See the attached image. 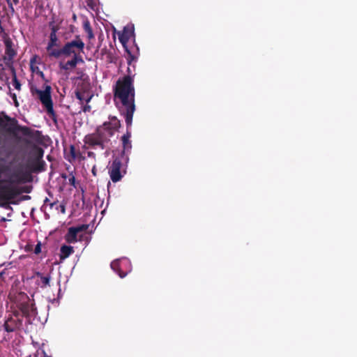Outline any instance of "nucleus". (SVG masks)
I'll list each match as a JSON object with an SVG mask.
<instances>
[{"label":"nucleus","mask_w":357,"mask_h":357,"mask_svg":"<svg viewBox=\"0 0 357 357\" xmlns=\"http://www.w3.org/2000/svg\"><path fill=\"white\" fill-rule=\"evenodd\" d=\"M37 73L40 75V77L41 78L45 79V75H44L43 72L39 70V71L37 72Z\"/></svg>","instance_id":"nucleus-34"},{"label":"nucleus","mask_w":357,"mask_h":357,"mask_svg":"<svg viewBox=\"0 0 357 357\" xmlns=\"http://www.w3.org/2000/svg\"><path fill=\"white\" fill-rule=\"evenodd\" d=\"M81 52H76L72 54V55L73 56L72 58V60L74 61V63L76 65H77L78 63H84L82 56L80 55Z\"/></svg>","instance_id":"nucleus-22"},{"label":"nucleus","mask_w":357,"mask_h":357,"mask_svg":"<svg viewBox=\"0 0 357 357\" xmlns=\"http://www.w3.org/2000/svg\"><path fill=\"white\" fill-rule=\"evenodd\" d=\"M50 30H51V32H50V34H54H54H57V32H58V31L59 30V25L57 24V25H56V26H54L51 27V28H50Z\"/></svg>","instance_id":"nucleus-26"},{"label":"nucleus","mask_w":357,"mask_h":357,"mask_svg":"<svg viewBox=\"0 0 357 357\" xmlns=\"http://www.w3.org/2000/svg\"><path fill=\"white\" fill-rule=\"evenodd\" d=\"M75 178L74 176H72L71 178H69V183L73 185V186H75Z\"/></svg>","instance_id":"nucleus-31"},{"label":"nucleus","mask_w":357,"mask_h":357,"mask_svg":"<svg viewBox=\"0 0 357 357\" xmlns=\"http://www.w3.org/2000/svg\"><path fill=\"white\" fill-rule=\"evenodd\" d=\"M3 328L5 331L8 333L15 331L17 328L16 321L13 319L12 318L8 319L7 321H5L3 324Z\"/></svg>","instance_id":"nucleus-18"},{"label":"nucleus","mask_w":357,"mask_h":357,"mask_svg":"<svg viewBox=\"0 0 357 357\" xmlns=\"http://www.w3.org/2000/svg\"><path fill=\"white\" fill-rule=\"evenodd\" d=\"M89 227L88 225H81L77 227H69L66 234L64 236L65 241L68 243H75L77 242V236L79 232L85 231Z\"/></svg>","instance_id":"nucleus-10"},{"label":"nucleus","mask_w":357,"mask_h":357,"mask_svg":"<svg viewBox=\"0 0 357 357\" xmlns=\"http://www.w3.org/2000/svg\"><path fill=\"white\" fill-rule=\"evenodd\" d=\"M13 86H15V88L17 90H20V87H21V84L20 82L18 81V79L16 78V77H15L13 79Z\"/></svg>","instance_id":"nucleus-24"},{"label":"nucleus","mask_w":357,"mask_h":357,"mask_svg":"<svg viewBox=\"0 0 357 357\" xmlns=\"http://www.w3.org/2000/svg\"><path fill=\"white\" fill-rule=\"evenodd\" d=\"M59 46V38L57 36V34H50L49 36V41L47 43V45L46 47V50L48 54V56L50 58H54V55L52 54V52L55 51H59V49L56 48Z\"/></svg>","instance_id":"nucleus-12"},{"label":"nucleus","mask_w":357,"mask_h":357,"mask_svg":"<svg viewBox=\"0 0 357 357\" xmlns=\"http://www.w3.org/2000/svg\"><path fill=\"white\" fill-rule=\"evenodd\" d=\"M92 96H93L91 95V96H89V97L85 100V101H86V104L85 105H84V106H83V107H82V111H83L84 112H90V111H91V106H90L89 105H88V103L91 101V98H92Z\"/></svg>","instance_id":"nucleus-23"},{"label":"nucleus","mask_w":357,"mask_h":357,"mask_svg":"<svg viewBox=\"0 0 357 357\" xmlns=\"http://www.w3.org/2000/svg\"><path fill=\"white\" fill-rule=\"evenodd\" d=\"M6 1L7 3H8V6L11 4V3H13L11 0H6Z\"/></svg>","instance_id":"nucleus-40"},{"label":"nucleus","mask_w":357,"mask_h":357,"mask_svg":"<svg viewBox=\"0 0 357 357\" xmlns=\"http://www.w3.org/2000/svg\"><path fill=\"white\" fill-rule=\"evenodd\" d=\"M3 172L1 169H0V178L1 177V174H2Z\"/></svg>","instance_id":"nucleus-42"},{"label":"nucleus","mask_w":357,"mask_h":357,"mask_svg":"<svg viewBox=\"0 0 357 357\" xmlns=\"http://www.w3.org/2000/svg\"><path fill=\"white\" fill-rule=\"evenodd\" d=\"M84 43L80 38L79 36H76L75 39L64 44L59 51L52 52L54 58L58 59L62 55L70 56L76 52H83Z\"/></svg>","instance_id":"nucleus-7"},{"label":"nucleus","mask_w":357,"mask_h":357,"mask_svg":"<svg viewBox=\"0 0 357 357\" xmlns=\"http://www.w3.org/2000/svg\"><path fill=\"white\" fill-rule=\"evenodd\" d=\"M17 121L15 118H10L5 115L3 118L0 117V126L6 129L8 132H13L18 131L22 135L29 137L34 141H38L40 138V132L33 130L26 126H22L17 124Z\"/></svg>","instance_id":"nucleus-3"},{"label":"nucleus","mask_w":357,"mask_h":357,"mask_svg":"<svg viewBox=\"0 0 357 357\" xmlns=\"http://www.w3.org/2000/svg\"><path fill=\"white\" fill-rule=\"evenodd\" d=\"M83 29L84 31L87 33V38L89 40H91L94 38V34L91 26L90 22L88 20L84 22Z\"/></svg>","instance_id":"nucleus-20"},{"label":"nucleus","mask_w":357,"mask_h":357,"mask_svg":"<svg viewBox=\"0 0 357 357\" xmlns=\"http://www.w3.org/2000/svg\"><path fill=\"white\" fill-rule=\"evenodd\" d=\"M92 172H93V175H96V172H95V167L93 168V169H92Z\"/></svg>","instance_id":"nucleus-41"},{"label":"nucleus","mask_w":357,"mask_h":357,"mask_svg":"<svg viewBox=\"0 0 357 357\" xmlns=\"http://www.w3.org/2000/svg\"><path fill=\"white\" fill-rule=\"evenodd\" d=\"M87 156L89 158H91L96 159V154H95V153H93L92 151H88L87 152Z\"/></svg>","instance_id":"nucleus-29"},{"label":"nucleus","mask_w":357,"mask_h":357,"mask_svg":"<svg viewBox=\"0 0 357 357\" xmlns=\"http://www.w3.org/2000/svg\"><path fill=\"white\" fill-rule=\"evenodd\" d=\"M21 181L22 179L15 174L9 179H0V201L8 202L18 195L21 191L17 187L13 185V183Z\"/></svg>","instance_id":"nucleus-5"},{"label":"nucleus","mask_w":357,"mask_h":357,"mask_svg":"<svg viewBox=\"0 0 357 357\" xmlns=\"http://www.w3.org/2000/svg\"><path fill=\"white\" fill-rule=\"evenodd\" d=\"M48 203H50V208H52L54 204H56V202L50 203V199L46 197L45 199L44 200V204L47 205Z\"/></svg>","instance_id":"nucleus-28"},{"label":"nucleus","mask_w":357,"mask_h":357,"mask_svg":"<svg viewBox=\"0 0 357 357\" xmlns=\"http://www.w3.org/2000/svg\"><path fill=\"white\" fill-rule=\"evenodd\" d=\"M119 40L122 44L126 52V60L128 66H131L133 61H137V56L133 51V48H129L128 47V42L129 40L135 37V28L132 24H128L124 26L122 31L118 33Z\"/></svg>","instance_id":"nucleus-6"},{"label":"nucleus","mask_w":357,"mask_h":357,"mask_svg":"<svg viewBox=\"0 0 357 357\" xmlns=\"http://www.w3.org/2000/svg\"><path fill=\"white\" fill-rule=\"evenodd\" d=\"M78 159L79 160H84L86 159L85 156H84L81 152L78 150L77 151L74 145L70 146V156L67 158V160L70 162H73V161Z\"/></svg>","instance_id":"nucleus-14"},{"label":"nucleus","mask_w":357,"mask_h":357,"mask_svg":"<svg viewBox=\"0 0 357 357\" xmlns=\"http://www.w3.org/2000/svg\"><path fill=\"white\" fill-rule=\"evenodd\" d=\"M74 252V249L70 245H63L60 248L59 257L61 260L68 258Z\"/></svg>","instance_id":"nucleus-17"},{"label":"nucleus","mask_w":357,"mask_h":357,"mask_svg":"<svg viewBox=\"0 0 357 357\" xmlns=\"http://www.w3.org/2000/svg\"><path fill=\"white\" fill-rule=\"evenodd\" d=\"M120 126V121L116 116L110 117V121L103 123L96 128L94 132L86 135L84 142L91 147L98 146L103 150Z\"/></svg>","instance_id":"nucleus-2"},{"label":"nucleus","mask_w":357,"mask_h":357,"mask_svg":"<svg viewBox=\"0 0 357 357\" xmlns=\"http://www.w3.org/2000/svg\"><path fill=\"white\" fill-rule=\"evenodd\" d=\"M75 96L79 100H80L81 104L82 105L83 100H84L83 93L79 91H75Z\"/></svg>","instance_id":"nucleus-25"},{"label":"nucleus","mask_w":357,"mask_h":357,"mask_svg":"<svg viewBox=\"0 0 357 357\" xmlns=\"http://www.w3.org/2000/svg\"><path fill=\"white\" fill-rule=\"evenodd\" d=\"M128 75L119 78L114 87V100H119L122 104L120 112L125 118L127 128L131 126L133 114L135 111V86L133 76L131 75L130 68H128Z\"/></svg>","instance_id":"nucleus-1"},{"label":"nucleus","mask_w":357,"mask_h":357,"mask_svg":"<svg viewBox=\"0 0 357 357\" xmlns=\"http://www.w3.org/2000/svg\"><path fill=\"white\" fill-rule=\"evenodd\" d=\"M36 276L39 278L37 280V284L40 286L42 289H45L47 287L50 286L51 276L50 274L47 275H44L43 273L40 272L36 273Z\"/></svg>","instance_id":"nucleus-15"},{"label":"nucleus","mask_w":357,"mask_h":357,"mask_svg":"<svg viewBox=\"0 0 357 357\" xmlns=\"http://www.w3.org/2000/svg\"><path fill=\"white\" fill-rule=\"evenodd\" d=\"M47 159L50 160V155L47 156Z\"/></svg>","instance_id":"nucleus-43"},{"label":"nucleus","mask_w":357,"mask_h":357,"mask_svg":"<svg viewBox=\"0 0 357 357\" xmlns=\"http://www.w3.org/2000/svg\"><path fill=\"white\" fill-rule=\"evenodd\" d=\"M12 3L13 2L15 5H17L19 3V0H11Z\"/></svg>","instance_id":"nucleus-39"},{"label":"nucleus","mask_w":357,"mask_h":357,"mask_svg":"<svg viewBox=\"0 0 357 357\" xmlns=\"http://www.w3.org/2000/svg\"><path fill=\"white\" fill-rule=\"evenodd\" d=\"M2 40L5 45V53L8 56L9 59H13L16 55V52L13 49V41L7 33H4L2 35Z\"/></svg>","instance_id":"nucleus-11"},{"label":"nucleus","mask_w":357,"mask_h":357,"mask_svg":"<svg viewBox=\"0 0 357 357\" xmlns=\"http://www.w3.org/2000/svg\"><path fill=\"white\" fill-rule=\"evenodd\" d=\"M130 137L131 133L128 130H127L126 133L121 137L123 149L122 154H124L126 151H129L132 148L131 141L130 140Z\"/></svg>","instance_id":"nucleus-16"},{"label":"nucleus","mask_w":357,"mask_h":357,"mask_svg":"<svg viewBox=\"0 0 357 357\" xmlns=\"http://www.w3.org/2000/svg\"><path fill=\"white\" fill-rule=\"evenodd\" d=\"M44 150L43 148L33 144L28 153L26 168L33 173H39L45 170L46 163L43 160Z\"/></svg>","instance_id":"nucleus-4"},{"label":"nucleus","mask_w":357,"mask_h":357,"mask_svg":"<svg viewBox=\"0 0 357 357\" xmlns=\"http://www.w3.org/2000/svg\"><path fill=\"white\" fill-rule=\"evenodd\" d=\"M20 310L25 317H31L36 314V307L34 303L26 302L21 303Z\"/></svg>","instance_id":"nucleus-13"},{"label":"nucleus","mask_w":357,"mask_h":357,"mask_svg":"<svg viewBox=\"0 0 357 357\" xmlns=\"http://www.w3.org/2000/svg\"><path fill=\"white\" fill-rule=\"evenodd\" d=\"M20 190L21 192H27V193L30 192V190L27 187L23 188L22 190L20 189Z\"/></svg>","instance_id":"nucleus-33"},{"label":"nucleus","mask_w":357,"mask_h":357,"mask_svg":"<svg viewBox=\"0 0 357 357\" xmlns=\"http://www.w3.org/2000/svg\"><path fill=\"white\" fill-rule=\"evenodd\" d=\"M110 266L114 271H115L116 273H117L119 274L120 278H123L126 275V273L121 271L120 263H119V260L113 261L111 263Z\"/></svg>","instance_id":"nucleus-19"},{"label":"nucleus","mask_w":357,"mask_h":357,"mask_svg":"<svg viewBox=\"0 0 357 357\" xmlns=\"http://www.w3.org/2000/svg\"><path fill=\"white\" fill-rule=\"evenodd\" d=\"M52 88L50 85H46L45 90L42 91L32 86L31 91L33 95L37 94L42 104L45 107L49 114H53V102L51 97Z\"/></svg>","instance_id":"nucleus-8"},{"label":"nucleus","mask_w":357,"mask_h":357,"mask_svg":"<svg viewBox=\"0 0 357 357\" xmlns=\"http://www.w3.org/2000/svg\"><path fill=\"white\" fill-rule=\"evenodd\" d=\"M11 97H12L13 100H14V102H15V105L16 106H18V102H17V100L16 94H15V93H13V94L11 95Z\"/></svg>","instance_id":"nucleus-30"},{"label":"nucleus","mask_w":357,"mask_h":357,"mask_svg":"<svg viewBox=\"0 0 357 357\" xmlns=\"http://www.w3.org/2000/svg\"><path fill=\"white\" fill-rule=\"evenodd\" d=\"M56 24H55V22L54 20H52L51 22H49V26L50 28L52 27V26H56Z\"/></svg>","instance_id":"nucleus-35"},{"label":"nucleus","mask_w":357,"mask_h":357,"mask_svg":"<svg viewBox=\"0 0 357 357\" xmlns=\"http://www.w3.org/2000/svg\"><path fill=\"white\" fill-rule=\"evenodd\" d=\"M8 7H9V8H10V11H11L12 13H14V12H15V9H14V8H13V3H11V4L8 5Z\"/></svg>","instance_id":"nucleus-36"},{"label":"nucleus","mask_w":357,"mask_h":357,"mask_svg":"<svg viewBox=\"0 0 357 357\" xmlns=\"http://www.w3.org/2000/svg\"><path fill=\"white\" fill-rule=\"evenodd\" d=\"M8 7H9V8H10V11H11L12 13H14V12H15V9H14V8H13V3H11V4L8 5Z\"/></svg>","instance_id":"nucleus-37"},{"label":"nucleus","mask_w":357,"mask_h":357,"mask_svg":"<svg viewBox=\"0 0 357 357\" xmlns=\"http://www.w3.org/2000/svg\"><path fill=\"white\" fill-rule=\"evenodd\" d=\"M41 252V244L39 242L35 247L34 248V251L33 252L36 254V255H38L39 254L40 252Z\"/></svg>","instance_id":"nucleus-27"},{"label":"nucleus","mask_w":357,"mask_h":357,"mask_svg":"<svg viewBox=\"0 0 357 357\" xmlns=\"http://www.w3.org/2000/svg\"><path fill=\"white\" fill-rule=\"evenodd\" d=\"M31 197L29 195H25V196L23 197V199L24 200H27V199H29Z\"/></svg>","instance_id":"nucleus-38"},{"label":"nucleus","mask_w":357,"mask_h":357,"mask_svg":"<svg viewBox=\"0 0 357 357\" xmlns=\"http://www.w3.org/2000/svg\"><path fill=\"white\" fill-rule=\"evenodd\" d=\"M122 168L123 165L120 158H114L108 169L110 178L114 183L121 181L123 174H126V171Z\"/></svg>","instance_id":"nucleus-9"},{"label":"nucleus","mask_w":357,"mask_h":357,"mask_svg":"<svg viewBox=\"0 0 357 357\" xmlns=\"http://www.w3.org/2000/svg\"><path fill=\"white\" fill-rule=\"evenodd\" d=\"M59 207H60V208H61V212L62 213H65V211H66L65 206H64V205H63V204H60V205H59Z\"/></svg>","instance_id":"nucleus-32"},{"label":"nucleus","mask_w":357,"mask_h":357,"mask_svg":"<svg viewBox=\"0 0 357 357\" xmlns=\"http://www.w3.org/2000/svg\"><path fill=\"white\" fill-rule=\"evenodd\" d=\"M77 65L74 63V61L71 59L66 62L65 63H60L59 67L61 69L64 70H69L75 68Z\"/></svg>","instance_id":"nucleus-21"}]
</instances>
